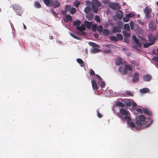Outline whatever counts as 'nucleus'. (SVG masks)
Wrapping results in <instances>:
<instances>
[{
	"label": "nucleus",
	"instance_id": "f257e3e1",
	"mask_svg": "<svg viewBox=\"0 0 158 158\" xmlns=\"http://www.w3.org/2000/svg\"><path fill=\"white\" fill-rule=\"evenodd\" d=\"M152 11V9L148 6L145 7L144 10V13L146 14V17L147 19L150 18L151 16L150 14Z\"/></svg>",
	"mask_w": 158,
	"mask_h": 158
},
{
	"label": "nucleus",
	"instance_id": "f03ea898",
	"mask_svg": "<svg viewBox=\"0 0 158 158\" xmlns=\"http://www.w3.org/2000/svg\"><path fill=\"white\" fill-rule=\"evenodd\" d=\"M109 7L112 10H115L119 9L120 7L118 3L110 2L109 3Z\"/></svg>",
	"mask_w": 158,
	"mask_h": 158
},
{
	"label": "nucleus",
	"instance_id": "7ed1b4c3",
	"mask_svg": "<svg viewBox=\"0 0 158 158\" xmlns=\"http://www.w3.org/2000/svg\"><path fill=\"white\" fill-rule=\"evenodd\" d=\"M149 27L152 31H154L156 30V25L152 20H150L149 23Z\"/></svg>",
	"mask_w": 158,
	"mask_h": 158
},
{
	"label": "nucleus",
	"instance_id": "20e7f679",
	"mask_svg": "<svg viewBox=\"0 0 158 158\" xmlns=\"http://www.w3.org/2000/svg\"><path fill=\"white\" fill-rule=\"evenodd\" d=\"M139 81V74L137 73H135L133 78L132 79V81L133 83H136L138 82Z\"/></svg>",
	"mask_w": 158,
	"mask_h": 158
},
{
	"label": "nucleus",
	"instance_id": "39448f33",
	"mask_svg": "<svg viewBox=\"0 0 158 158\" xmlns=\"http://www.w3.org/2000/svg\"><path fill=\"white\" fill-rule=\"evenodd\" d=\"M12 7L17 13H18L19 11H20L21 9V7L16 4H13L12 6Z\"/></svg>",
	"mask_w": 158,
	"mask_h": 158
},
{
	"label": "nucleus",
	"instance_id": "423d86ee",
	"mask_svg": "<svg viewBox=\"0 0 158 158\" xmlns=\"http://www.w3.org/2000/svg\"><path fill=\"white\" fill-rule=\"evenodd\" d=\"M120 114L123 115H130V113L129 111L125 110L124 109L122 108L120 109L119 111Z\"/></svg>",
	"mask_w": 158,
	"mask_h": 158
},
{
	"label": "nucleus",
	"instance_id": "0eeeda50",
	"mask_svg": "<svg viewBox=\"0 0 158 158\" xmlns=\"http://www.w3.org/2000/svg\"><path fill=\"white\" fill-rule=\"evenodd\" d=\"M43 1L47 6L50 7L53 5V0H43Z\"/></svg>",
	"mask_w": 158,
	"mask_h": 158
},
{
	"label": "nucleus",
	"instance_id": "6e6552de",
	"mask_svg": "<svg viewBox=\"0 0 158 158\" xmlns=\"http://www.w3.org/2000/svg\"><path fill=\"white\" fill-rule=\"evenodd\" d=\"M152 77L149 74H146L143 77V79L145 81H149L152 79Z\"/></svg>",
	"mask_w": 158,
	"mask_h": 158
},
{
	"label": "nucleus",
	"instance_id": "1a4fd4ad",
	"mask_svg": "<svg viewBox=\"0 0 158 158\" xmlns=\"http://www.w3.org/2000/svg\"><path fill=\"white\" fill-rule=\"evenodd\" d=\"M76 29L80 32L84 31L85 30V24H82L81 26H79L78 27H76Z\"/></svg>",
	"mask_w": 158,
	"mask_h": 158
},
{
	"label": "nucleus",
	"instance_id": "9d476101",
	"mask_svg": "<svg viewBox=\"0 0 158 158\" xmlns=\"http://www.w3.org/2000/svg\"><path fill=\"white\" fill-rule=\"evenodd\" d=\"M148 40L150 41L151 43H153V44H154L155 41L156 40V36H151L149 35L148 37Z\"/></svg>",
	"mask_w": 158,
	"mask_h": 158
},
{
	"label": "nucleus",
	"instance_id": "9b49d317",
	"mask_svg": "<svg viewBox=\"0 0 158 158\" xmlns=\"http://www.w3.org/2000/svg\"><path fill=\"white\" fill-rule=\"evenodd\" d=\"M92 5L100 7L101 6V3L98 0H92Z\"/></svg>",
	"mask_w": 158,
	"mask_h": 158
},
{
	"label": "nucleus",
	"instance_id": "f8f14e48",
	"mask_svg": "<svg viewBox=\"0 0 158 158\" xmlns=\"http://www.w3.org/2000/svg\"><path fill=\"white\" fill-rule=\"evenodd\" d=\"M85 25L86 28L88 29H90L91 28L92 25L93 24L92 22H89L88 21H86L85 22Z\"/></svg>",
	"mask_w": 158,
	"mask_h": 158
},
{
	"label": "nucleus",
	"instance_id": "ddd939ff",
	"mask_svg": "<svg viewBox=\"0 0 158 158\" xmlns=\"http://www.w3.org/2000/svg\"><path fill=\"white\" fill-rule=\"evenodd\" d=\"M116 16L118 19H121L123 16L122 12L120 10H117L116 14Z\"/></svg>",
	"mask_w": 158,
	"mask_h": 158
},
{
	"label": "nucleus",
	"instance_id": "4468645a",
	"mask_svg": "<svg viewBox=\"0 0 158 158\" xmlns=\"http://www.w3.org/2000/svg\"><path fill=\"white\" fill-rule=\"evenodd\" d=\"M72 17L69 15H66L65 16V18L64 19V21L66 22H70L72 21Z\"/></svg>",
	"mask_w": 158,
	"mask_h": 158
},
{
	"label": "nucleus",
	"instance_id": "2eb2a0df",
	"mask_svg": "<svg viewBox=\"0 0 158 158\" xmlns=\"http://www.w3.org/2000/svg\"><path fill=\"white\" fill-rule=\"evenodd\" d=\"M125 116L122 118V119L123 121H127L129 123L131 121V118L129 117V115H125Z\"/></svg>",
	"mask_w": 158,
	"mask_h": 158
},
{
	"label": "nucleus",
	"instance_id": "dca6fc26",
	"mask_svg": "<svg viewBox=\"0 0 158 158\" xmlns=\"http://www.w3.org/2000/svg\"><path fill=\"white\" fill-rule=\"evenodd\" d=\"M91 11V8L89 6H87L84 9V11L87 14H89Z\"/></svg>",
	"mask_w": 158,
	"mask_h": 158
},
{
	"label": "nucleus",
	"instance_id": "f3484780",
	"mask_svg": "<svg viewBox=\"0 0 158 158\" xmlns=\"http://www.w3.org/2000/svg\"><path fill=\"white\" fill-rule=\"evenodd\" d=\"M113 31L114 32H120L121 31V29L118 26H115L114 27Z\"/></svg>",
	"mask_w": 158,
	"mask_h": 158
},
{
	"label": "nucleus",
	"instance_id": "a211bd4d",
	"mask_svg": "<svg viewBox=\"0 0 158 158\" xmlns=\"http://www.w3.org/2000/svg\"><path fill=\"white\" fill-rule=\"evenodd\" d=\"M53 6L54 8L58 7L60 6V3L57 0H56L53 2Z\"/></svg>",
	"mask_w": 158,
	"mask_h": 158
},
{
	"label": "nucleus",
	"instance_id": "6ab92c4d",
	"mask_svg": "<svg viewBox=\"0 0 158 158\" xmlns=\"http://www.w3.org/2000/svg\"><path fill=\"white\" fill-rule=\"evenodd\" d=\"M102 32L103 34L105 36H107L110 34V31L107 29H103Z\"/></svg>",
	"mask_w": 158,
	"mask_h": 158
},
{
	"label": "nucleus",
	"instance_id": "aec40b11",
	"mask_svg": "<svg viewBox=\"0 0 158 158\" xmlns=\"http://www.w3.org/2000/svg\"><path fill=\"white\" fill-rule=\"evenodd\" d=\"M98 6H94V5H91V8L93 12L94 13H97L98 11Z\"/></svg>",
	"mask_w": 158,
	"mask_h": 158
},
{
	"label": "nucleus",
	"instance_id": "412c9836",
	"mask_svg": "<svg viewBox=\"0 0 158 158\" xmlns=\"http://www.w3.org/2000/svg\"><path fill=\"white\" fill-rule=\"evenodd\" d=\"M91 83L93 89H97V85L96 81L94 80L93 79L91 81Z\"/></svg>",
	"mask_w": 158,
	"mask_h": 158
},
{
	"label": "nucleus",
	"instance_id": "4be33fe9",
	"mask_svg": "<svg viewBox=\"0 0 158 158\" xmlns=\"http://www.w3.org/2000/svg\"><path fill=\"white\" fill-rule=\"evenodd\" d=\"M123 36L125 37H130V31H123Z\"/></svg>",
	"mask_w": 158,
	"mask_h": 158
},
{
	"label": "nucleus",
	"instance_id": "5701e85b",
	"mask_svg": "<svg viewBox=\"0 0 158 158\" xmlns=\"http://www.w3.org/2000/svg\"><path fill=\"white\" fill-rule=\"evenodd\" d=\"M89 44L90 46H91L93 48H99V45L92 42H89Z\"/></svg>",
	"mask_w": 158,
	"mask_h": 158
},
{
	"label": "nucleus",
	"instance_id": "b1692460",
	"mask_svg": "<svg viewBox=\"0 0 158 158\" xmlns=\"http://www.w3.org/2000/svg\"><path fill=\"white\" fill-rule=\"evenodd\" d=\"M81 21L78 20L75 21L73 23V25L75 26L78 27L81 24Z\"/></svg>",
	"mask_w": 158,
	"mask_h": 158
},
{
	"label": "nucleus",
	"instance_id": "393cba45",
	"mask_svg": "<svg viewBox=\"0 0 158 158\" xmlns=\"http://www.w3.org/2000/svg\"><path fill=\"white\" fill-rule=\"evenodd\" d=\"M139 119L140 121L142 122H144L145 121L146 118L143 115H140L139 116Z\"/></svg>",
	"mask_w": 158,
	"mask_h": 158
},
{
	"label": "nucleus",
	"instance_id": "a878e982",
	"mask_svg": "<svg viewBox=\"0 0 158 158\" xmlns=\"http://www.w3.org/2000/svg\"><path fill=\"white\" fill-rule=\"evenodd\" d=\"M143 112L144 113V114H145L148 116H151V113L150 111H149V110L146 109H143Z\"/></svg>",
	"mask_w": 158,
	"mask_h": 158
},
{
	"label": "nucleus",
	"instance_id": "bb28decb",
	"mask_svg": "<svg viewBox=\"0 0 158 158\" xmlns=\"http://www.w3.org/2000/svg\"><path fill=\"white\" fill-rule=\"evenodd\" d=\"M101 52V50L97 48H94L91 50V52L92 53H96Z\"/></svg>",
	"mask_w": 158,
	"mask_h": 158
},
{
	"label": "nucleus",
	"instance_id": "cd10ccee",
	"mask_svg": "<svg viewBox=\"0 0 158 158\" xmlns=\"http://www.w3.org/2000/svg\"><path fill=\"white\" fill-rule=\"evenodd\" d=\"M87 19L89 20H92L93 19L94 17L92 14H90L86 16Z\"/></svg>",
	"mask_w": 158,
	"mask_h": 158
},
{
	"label": "nucleus",
	"instance_id": "c85d7f7f",
	"mask_svg": "<svg viewBox=\"0 0 158 158\" xmlns=\"http://www.w3.org/2000/svg\"><path fill=\"white\" fill-rule=\"evenodd\" d=\"M116 37L117 39H118V40H122L123 38V35L120 34H117L116 35Z\"/></svg>",
	"mask_w": 158,
	"mask_h": 158
},
{
	"label": "nucleus",
	"instance_id": "c756f323",
	"mask_svg": "<svg viewBox=\"0 0 158 158\" xmlns=\"http://www.w3.org/2000/svg\"><path fill=\"white\" fill-rule=\"evenodd\" d=\"M124 28L125 31H130V28L129 25L128 24H125L124 25Z\"/></svg>",
	"mask_w": 158,
	"mask_h": 158
},
{
	"label": "nucleus",
	"instance_id": "7c9ffc66",
	"mask_svg": "<svg viewBox=\"0 0 158 158\" xmlns=\"http://www.w3.org/2000/svg\"><path fill=\"white\" fill-rule=\"evenodd\" d=\"M116 106H120L122 108H123L124 106H125V105L124 103L119 102L118 101L116 104Z\"/></svg>",
	"mask_w": 158,
	"mask_h": 158
},
{
	"label": "nucleus",
	"instance_id": "2f4dec72",
	"mask_svg": "<svg viewBox=\"0 0 158 158\" xmlns=\"http://www.w3.org/2000/svg\"><path fill=\"white\" fill-rule=\"evenodd\" d=\"M103 30V27L102 25H100L97 27V30L99 33L102 32Z\"/></svg>",
	"mask_w": 158,
	"mask_h": 158
},
{
	"label": "nucleus",
	"instance_id": "473e14b6",
	"mask_svg": "<svg viewBox=\"0 0 158 158\" xmlns=\"http://www.w3.org/2000/svg\"><path fill=\"white\" fill-rule=\"evenodd\" d=\"M136 125L139 127H142L143 125V123L142 122H140L138 120H136Z\"/></svg>",
	"mask_w": 158,
	"mask_h": 158
},
{
	"label": "nucleus",
	"instance_id": "72a5a7b5",
	"mask_svg": "<svg viewBox=\"0 0 158 158\" xmlns=\"http://www.w3.org/2000/svg\"><path fill=\"white\" fill-rule=\"evenodd\" d=\"M70 35L73 37L77 40H80L81 39V37H80L77 36L72 33H70Z\"/></svg>",
	"mask_w": 158,
	"mask_h": 158
},
{
	"label": "nucleus",
	"instance_id": "f704fd0d",
	"mask_svg": "<svg viewBox=\"0 0 158 158\" xmlns=\"http://www.w3.org/2000/svg\"><path fill=\"white\" fill-rule=\"evenodd\" d=\"M35 6L38 8H40L41 6V5L39 2L37 1L35 2Z\"/></svg>",
	"mask_w": 158,
	"mask_h": 158
},
{
	"label": "nucleus",
	"instance_id": "c9c22d12",
	"mask_svg": "<svg viewBox=\"0 0 158 158\" xmlns=\"http://www.w3.org/2000/svg\"><path fill=\"white\" fill-rule=\"evenodd\" d=\"M122 62V60L120 58H118L115 61V64L117 65H119Z\"/></svg>",
	"mask_w": 158,
	"mask_h": 158
},
{
	"label": "nucleus",
	"instance_id": "e433bc0d",
	"mask_svg": "<svg viewBox=\"0 0 158 158\" xmlns=\"http://www.w3.org/2000/svg\"><path fill=\"white\" fill-rule=\"evenodd\" d=\"M153 44V43H151L150 42H148L145 43L143 44V47L145 48H148L150 46L152 45Z\"/></svg>",
	"mask_w": 158,
	"mask_h": 158
},
{
	"label": "nucleus",
	"instance_id": "4c0bfd02",
	"mask_svg": "<svg viewBox=\"0 0 158 158\" xmlns=\"http://www.w3.org/2000/svg\"><path fill=\"white\" fill-rule=\"evenodd\" d=\"M137 21L140 25H144L146 24V23L141 19H138Z\"/></svg>",
	"mask_w": 158,
	"mask_h": 158
},
{
	"label": "nucleus",
	"instance_id": "58836bf2",
	"mask_svg": "<svg viewBox=\"0 0 158 158\" xmlns=\"http://www.w3.org/2000/svg\"><path fill=\"white\" fill-rule=\"evenodd\" d=\"M96 76L98 80V84L99 85L100 83L102 81V78L98 74H96Z\"/></svg>",
	"mask_w": 158,
	"mask_h": 158
},
{
	"label": "nucleus",
	"instance_id": "ea45409f",
	"mask_svg": "<svg viewBox=\"0 0 158 158\" xmlns=\"http://www.w3.org/2000/svg\"><path fill=\"white\" fill-rule=\"evenodd\" d=\"M124 104L127 106H130L131 105V103L130 101H124Z\"/></svg>",
	"mask_w": 158,
	"mask_h": 158
},
{
	"label": "nucleus",
	"instance_id": "a19ab883",
	"mask_svg": "<svg viewBox=\"0 0 158 158\" xmlns=\"http://www.w3.org/2000/svg\"><path fill=\"white\" fill-rule=\"evenodd\" d=\"M70 12L72 14H74L76 12V8L73 7L71 8L70 10Z\"/></svg>",
	"mask_w": 158,
	"mask_h": 158
},
{
	"label": "nucleus",
	"instance_id": "79ce46f5",
	"mask_svg": "<svg viewBox=\"0 0 158 158\" xmlns=\"http://www.w3.org/2000/svg\"><path fill=\"white\" fill-rule=\"evenodd\" d=\"M150 89H139V91L142 93H148L149 92Z\"/></svg>",
	"mask_w": 158,
	"mask_h": 158
},
{
	"label": "nucleus",
	"instance_id": "37998d69",
	"mask_svg": "<svg viewBox=\"0 0 158 158\" xmlns=\"http://www.w3.org/2000/svg\"><path fill=\"white\" fill-rule=\"evenodd\" d=\"M126 16L129 18H130L134 17L135 16V15L133 13H129L126 14Z\"/></svg>",
	"mask_w": 158,
	"mask_h": 158
},
{
	"label": "nucleus",
	"instance_id": "c03bdc74",
	"mask_svg": "<svg viewBox=\"0 0 158 158\" xmlns=\"http://www.w3.org/2000/svg\"><path fill=\"white\" fill-rule=\"evenodd\" d=\"M110 39L112 41H113L114 42H117L118 41V39L115 36H110Z\"/></svg>",
	"mask_w": 158,
	"mask_h": 158
},
{
	"label": "nucleus",
	"instance_id": "a18cd8bd",
	"mask_svg": "<svg viewBox=\"0 0 158 158\" xmlns=\"http://www.w3.org/2000/svg\"><path fill=\"white\" fill-rule=\"evenodd\" d=\"M92 30L94 31H96V29L97 28V26L96 24H94L92 25Z\"/></svg>",
	"mask_w": 158,
	"mask_h": 158
},
{
	"label": "nucleus",
	"instance_id": "49530a36",
	"mask_svg": "<svg viewBox=\"0 0 158 158\" xmlns=\"http://www.w3.org/2000/svg\"><path fill=\"white\" fill-rule=\"evenodd\" d=\"M80 2L78 1H76L74 3V6L76 7H78L80 4Z\"/></svg>",
	"mask_w": 158,
	"mask_h": 158
},
{
	"label": "nucleus",
	"instance_id": "de8ad7c7",
	"mask_svg": "<svg viewBox=\"0 0 158 158\" xmlns=\"http://www.w3.org/2000/svg\"><path fill=\"white\" fill-rule=\"evenodd\" d=\"M71 6L70 5H66L65 7V9L67 11H69L71 8Z\"/></svg>",
	"mask_w": 158,
	"mask_h": 158
},
{
	"label": "nucleus",
	"instance_id": "09e8293b",
	"mask_svg": "<svg viewBox=\"0 0 158 158\" xmlns=\"http://www.w3.org/2000/svg\"><path fill=\"white\" fill-rule=\"evenodd\" d=\"M101 87L102 88H103L104 87L105 85V84L104 82L102 81L100 83V84Z\"/></svg>",
	"mask_w": 158,
	"mask_h": 158
},
{
	"label": "nucleus",
	"instance_id": "8fccbe9b",
	"mask_svg": "<svg viewBox=\"0 0 158 158\" xmlns=\"http://www.w3.org/2000/svg\"><path fill=\"white\" fill-rule=\"evenodd\" d=\"M123 20L124 22H127L129 21L130 19L127 16H126L125 17H124L123 18Z\"/></svg>",
	"mask_w": 158,
	"mask_h": 158
},
{
	"label": "nucleus",
	"instance_id": "3c124183",
	"mask_svg": "<svg viewBox=\"0 0 158 158\" xmlns=\"http://www.w3.org/2000/svg\"><path fill=\"white\" fill-rule=\"evenodd\" d=\"M95 20L98 22H100V19L98 15H96L95 17Z\"/></svg>",
	"mask_w": 158,
	"mask_h": 158
},
{
	"label": "nucleus",
	"instance_id": "603ef678",
	"mask_svg": "<svg viewBox=\"0 0 158 158\" xmlns=\"http://www.w3.org/2000/svg\"><path fill=\"white\" fill-rule=\"evenodd\" d=\"M90 76H93L96 75L94 71L92 69H90L89 70Z\"/></svg>",
	"mask_w": 158,
	"mask_h": 158
},
{
	"label": "nucleus",
	"instance_id": "864d4df0",
	"mask_svg": "<svg viewBox=\"0 0 158 158\" xmlns=\"http://www.w3.org/2000/svg\"><path fill=\"white\" fill-rule=\"evenodd\" d=\"M104 53H111V49H106L103 51Z\"/></svg>",
	"mask_w": 158,
	"mask_h": 158
},
{
	"label": "nucleus",
	"instance_id": "5fc2aeb1",
	"mask_svg": "<svg viewBox=\"0 0 158 158\" xmlns=\"http://www.w3.org/2000/svg\"><path fill=\"white\" fill-rule=\"evenodd\" d=\"M125 68H126V69H127V71H131L132 70V68L130 67L128 65H126Z\"/></svg>",
	"mask_w": 158,
	"mask_h": 158
},
{
	"label": "nucleus",
	"instance_id": "6e6d98bb",
	"mask_svg": "<svg viewBox=\"0 0 158 158\" xmlns=\"http://www.w3.org/2000/svg\"><path fill=\"white\" fill-rule=\"evenodd\" d=\"M77 62L80 64H82L84 63V61L81 59L78 58L77 59Z\"/></svg>",
	"mask_w": 158,
	"mask_h": 158
},
{
	"label": "nucleus",
	"instance_id": "4d7b16f0",
	"mask_svg": "<svg viewBox=\"0 0 158 158\" xmlns=\"http://www.w3.org/2000/svg\"><path fill=\"white\" fill-rule=\"evenodd\" d=\"M126 93L128 95L130 96H133V94L131 92L129 91H126Z\"/></svg>",
	"mask_w": 158,
	"mask_h": 158
},
{
	"label": "nucleus",
	"instance_id": "13d9d810",
	"mask_svg": "<svg viewBox=\"0 0 158 158\" xmlns=\"http://www.w3.org/2000/svg\"><path fill=\"white\" fill-rule=\"evenodd\" d=\"M136 111L140 113L143 114V110L140 108H138L136 109Z\"/></svg>",
	"mask_w": 158,
	"mask_h": 158
},
{
	"label": "nucleus",
	"instance_id": "bf43d9fd",
	"mask_svg": "<svg viewBox=\"0 0 158 158\" xmlns=\"http://www.w3.org/2000/svg\"><path fill=\"white\" fill-rule=\"evenodd\" d=\"M136 41L137 42H136V44L137 46L139 47H140L141 46V43L139 42L138 40H137Z\"/></svg>",
	"mask_w": 158,
	"mask_h": 158
},
{
	"label": "nucleus",
	"instance_id": "052dcab7",
	"mask_svg": "<svg viewBox=\"0 0 158 158\" xmlns=\"http://www.w3.org/2000/svg\"><path fill=\"white\" fill-rule=\"evenodd\" d=\"M152 60H153L156 61L158 62V56H154L152 58Z\"/></svg>",
	"mask_w": 158,
	"mask_h": 158
},
{
	"label": "nucleus",
	"instance_id": "680f3d73",
	"mask_svg": "<svg viewBox=\"0 0 158 158\" xmlns=\"http://www.w3.org/2000/svg\"><path fill=\"white\" fill-rule=\"evenodd\" d=\"M51 12L52 13L54 16L56 17L57 15V14L53 10H51Z\"/></svg>",
	"mask_w": 158,
	"mask_h": 158
},
{
	"label": "nucleus",
	"instance_id": "e2e57ef3",
	"mask_svg": "<svg viewBox=\"0 0 158 158\" xmlns=\"http://www.w3.org/2000/svg\"><path fill=\"white\" fill-rule=\"evenodd\" d=\"M130 126L131 127L134 128L135 127V125L133 122H131L130 123Z\"/></svg>",
	"mask_w": 158,
	"mask_h": 158
},
{
	"label": "nucleus",
	"instance_id": "0e129e2a",
	"mask_svg": "<svg viewBox=\"0 0 158 158\" xmlns=\"http://www.w3.org/2000/svg\"><path fill=\"white\" fill-rule=\"evenodd\" d=\"M127 69H126V68H125V69H124L123 70V73L124 74V75L126 74L127 73Z\"/></svg>",
	"mask_w": 158,
	"mask_h": 158
},
{
	"label": "nucleus",
	"instance_id": "69168bd1",
	"mask_svg": "<svg viewBox=\"0 0 158 158\" xmlns=\"http://www.w3.org/2000/svg\"><path fill=\"white\" fill-rule=\"evenodd\" d=\"M152 123V120L151 121L150 123L148 125L147 124H145V127H148Z\"/></svg>",
	"mask_w": 158,
	"mask_h": 158
},
{
	"label": "nucleus",
	"instance_id": "338daca9",
	"mask_svg": "<svg viewBox=\"0 0 158 158\" xmlns=\"http://www.w3.org/2000/svg\"><path fill=\"white\" fill-rule=\"evenodd\" d=\"M117 115L118 116V117L119 118H121V119L123 118V116H122V114H120L119 113H117Z\"/></svg>",
	"mask_w": 158,
	"mask_h": 158
},
{
	"label": "nucleus",
	"instance_id": "774afa93",
	"mask_svg": "<svg viewBox=\"0 0 158 158\" xmlns=\"http://www.w3.org/2000/svg\"><path fill=\"white\" fill-rule=\"evenodd\" d=\"M98 117L99 118H101L102 117V115L100 114L99 113H98Z\"/></svg>",
	"mask_w": 158,
	"mask_h": 158
}]
</instances>
